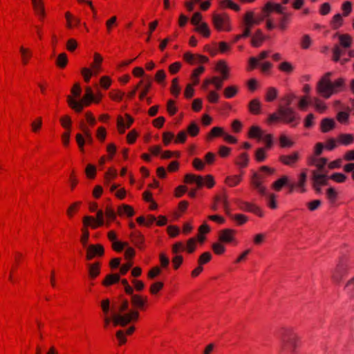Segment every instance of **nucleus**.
Instances as JSON below:
<instances>
[{
    "instance_id": "f257e3e1",
    "label": "nucleus",
    "mask_w": 354,
    "mask_h": 354,
    "mask_svg": "<svg viewBox=\"0 0 354 354\" xmlns=\"http://www.w3.org/2000/svg\"><path fill=\"white\" fill-rule=\"evenodd\" d=\"M330 72L326 73L319 81L317 86V93L324 98H329L333 93L340 91L344 86V80L339 78L334 82L330 80Z\"/></svg>"
},
{
    "instance_id": "f03ea898",
    "label": "nucleus",
    "mask_w": 354,
    "mask_h": 354,
    "mask_svg": "<svg viewBox=\"0 0 354 354\" xmlns=\"http://www.w3.org/2000/svg\"><path fill=\"white\" fill-rule=\"evenodd\" d=\"M139 317V313L136 310H131L129 313L122 315L113 312L111 317L106 315L104 318V327L106 328L112 321L114 326L120 325L124 326L133 320H137Z\"/></svg>"
},
{
    "instance_id": "7ed1b4c3",
    "label": "nucleus",
    "mask_w": 354,
    "mask_h": 354,
    "mask_svg": "<svg viewBox=\"0 0 354 354\" xmlns=\"http://www.w3.org/2000/svg\"><path fill=\"white\" fill-rule=\"evenodd\" d=\"M298 337L290 330L285 329L281 334V351L294 352L297 347Z\"/></svg>"
},
{
    "instance_id": "20e7f679",
    "label": "nucleus",
    "mask_w": 354,
    "mask_h": 354,
    "mask_svg": "<svg viewBox=\"0 0 354 354\" xmlns=\"http://www.w3.org/2000/svg\"><path fill=\"white\" fill-rule=\"evenodd\" d=\"M67 101L72 109L75 110L77 112H81L83 109L84 105H89L91 102L95 101V98L91 88L90 87H87L86 88V94L80 102L74 100L71 96L68 97Z\"/></svg>"
},
{
    "instance_id": "39448f33",
    "label": "nucleus",
    "mask_w": 354,
    "mask_h": 354,
    "mask_svg": "<svg viewBox=\"0 0 354 354\" xmlns=\"http://www.w3.org/2000/svg\"><path fill=\"white\" fill-rule=\"evenodd\" d=\"M278 113L283 122L292 124L293 127L297 124V121L299 119V117L292 108L281 106L279 108Z\"/></svg>"
},
{
    "instance_id": "423d86ee",
    "label": "nucleus",
    "mask_w": 354,
    "mask_h": 354,
    "mask_svg": "<svg viewBox=\"0 0 354 354\" xmlns=\"http://www.w3.org/2000/svg\"><path fill=\"white\" fill-rule=\"evenodd\" d=\"M185 181L187 183H196L198 188H201L205 183L208 187H212L214 185V180L211 175H207L204 179L201 176H196L192 174L185 175Z\"/></svg>"
},
{
    "instance_id": "0eeeda50",
    "label": "nucleus",
    "mask_w": 354,
    "mask_h": 354,
    "mask_svg": "<svg viewBox=\"0 0 354 354\" xmlns=\"http://www.w3.org/2000/svg\"><path fill=\"white\" fill-rule=\"evenodd\" d=\"M249 136L250 137L257 138L259 140H264L268 149L270 148L272 145V135L265 134L264 132L257 126H252L250 127Z\"/></svg>"
},
{
    "instance_id": "6e6552de",
    "label": "nucleus",
    "mask_w": 354,
    "mask_h": 354,
    "mask_svg": "<svg viewBox=\"0 0 354 354\" xmlns=\"http://www.w3.org/2000/svg\"><path fill=\"white\" fill-rule=\"evenodd\" d=\"M214 26L218 30H228V17L225 15L214 14L212 17Z\"/></svg>"
},
{
    "instance_id": "1a4fd4ad",
    "label": "nucleus",
    "mask_w": 354,
    "mask_h": 354,
    "mask_svg": "<svg viewBox=\"0 0 354 354\" xmlns=\"http://www.w3.org/2000/svg\"><path fill=\"white\" fill-rule=\"evenodd\" d=\"M311 174L312 184L319 186L328 185L329 176H327L326 173H320L317 170H313Z\"/></svg>"
},
{
    "instance_id": "9d476101",
    "label": "nucleus",
    "mask_w": 354,
    "mask_h": 354,
    "mask_svg": "<svg viewBox=\"0 0 354 354\" xmlns=\"http://www.w3.org/2000/svg\"><path fill=\"white\" fill-rule=\"evenodd\" d=\"M104 254V248L102 245H90L86 247V259L91 260L96 256Z\"/></svg>"
},
{
    "instance_id": "9b49d317",
    "label": "nucleus",
    "mask_w": 354,
    "mask_h": 354,
    "mask_svg": "<svg viewBox=\"0 0 354 354\" xmlns=\"http://www.w3.org/2000/svg\"><path fill=\"white\" fill-rule=\"evenodd\" d=\"M236 231L232 229H224L219 232L218 239L223 243H231L234 240Z\"/></svg>"
},
{
    "instance_id": "f8f14e48",
    "label": "nucleus",
    "mask_w": 354,
    "mask_h": 354,
    "mask_svg": "<svg viewBox=\"0 0 354 354\" xmlns=\"http://www.w3.org/2000/svg\"><path fill=\"white\" fill-rule=\"evenodd\" d=\"M184 59L189 64L207 62L208 58L203 55H193L191 53H185L183 55Z\"/></svg>"
},
{
    "instance_id": "ddd939ff",
    "label": "nucleus",
    "mask_w": 354,
    "mask_h": 354,
    "mask_svg": "<svg viewBox=\"0 0 354 354\" xmlns=\"http://www.w3.org/2000/svg\"><path fill=\"white\" fill-rule=\"evenodd\" d=\"M346 273V266L343 263H339L337 266L336 269L333 273V280L339 283L344 274Z\"/></svg>"
},
{
    "instance_id": "4468645a",
    "label": "nucleus",
    "mask_w": 354,
    "mask_h": 354,
    "mask_svg": "<svg viewBox=\"0 0 354 354\" xmlns=\"http://www.w3.org/2000/svg\"><path fill=\"white\" fill-rule=\"evenodd\" d=\"M299 153L294 152L290 155L281 156L279 159L283 164L286 165H291L299 160Z\"/></svg>"
},
{
    "instance_id": "2eb2a0df",
    "label": "nucleus",
    "mask_w": 354,
    "mask_h": 354,
    "mask_svg": "<svg viewBox=\"0 0 354 354\" xmlns=\"http://www.w3.org/2000/svg\"><path fill=\"white\" fill-rule=\"evenodd\" d=\"M335 122L334 120L330 118H324L321 122V129L324 133L328 132L329 131L334 129Z\"/></svg>"
},
{
    "instance_id": "dca6fc26",
    "label": "nucleus",
    "mask_w": 354,
    "mask_h": 354,
    "mask_svg": "<svg viewBox=\"0 0 354 354\" xmlns=\"http://www.w3.org/2000/svg\"><path fill=\"white\" fill-rule=\"evenodd\" d=\"M328 162V160L326 158H321L319 159L312 158L311 164L315 165L318 171L320 173H326L325 171V166Z\"/></svg>"
},
{
    "instance_id": "f3484780",
    "label": "nucleus",
    "mask_w": 354,
    "mask_h": 354,
    "mask_svg": "<svg viewBox=\"0 0 354 354\" xmlns=\"http://www.w3.org/2000/svg\"><path fill=\"white\" fill-rule=\"evenodd\" d=\"M276 11L277 13L283 15L284 8L278 3H267L264 6V11Z\"/></svg>"
},
{
    "instance_id": "a211bd4d",
    "label": "nucleus",
    "mask_w": 354,
    "mask_h": 354,
    "mask_svg": "<svg viewBox=\"0 0 354 354\" xmlns=\"http://www.w3.org/2000/svg\"><path fill=\"white\" fill-rule=\"evenodd\" d=\"M244 20L246 26L252 27L253 25L260 24L263 20V18L254 19L253 13L252 12H248L246 13Z\"/></svg>"
},
{
    "instance_id": "6ab92c4d",
    "label": "nucleus",
    "mask_w": 354,
    "mask_h": 354,
    "mask_svg": "<svg viewBox=\"0 0 354 354\" xmlns=\"http://www.w3.org/2000/svg\"><path fill=\"white\" fill-rule=\"evenodd\" d=\"M265 39L264 36L263 35L262 32L260 30H258L255 35L252 38V45L254 47H259L261 45V43Z\"/></svg>"
},
{
    "instance_id": "aec40b11",
    "label": "nucleus",
    "mask_w": 354,
    "mask_h": 354,
    "mask_svg": "<svg viewBox=\"0 0 354 354\" xmlns=\"http://www.w3.org/2000/svg\"><path fill=\"white\" fill-rule=\"evenodd\" d=\"M261 104L258 99H253L248 105L250 111L253 114H259L260 113Z\"/></svg>"
},
{
    "instance_id": "412c9836",
    "label": "nucleus",
    "mask_w": 354,
    "mask_h": 354,
    "mask_svg": "<svg viewBox=\"0 0 354 354\" xmlns=\"http://www.w3.org/2000/svg\"><path fill=\"white\" fill-rule=\"evenodd\" d=\"M35 12L37 15L45 16V10L43 0H37L32 2Z\"/></svg>"
},
{
    "instance_id": "4be33fe9",
    "label": "nucleus",
    "mask_w": 354,
    "mask_h": 354,
    "mask_svg": "<svg viewBox=\"0 0 354 354\" xmlns=\"http://www.w3.org/2000/svg\"><path fill=\"white\" fill-rule=\"evenodd\" d=\"M118 212L120 216H132L134 214L133 209L128 205H122L118 207Z\"/></svg>"
},
{
    "instance_id": "5701e85b",
    "label": "nucleus",
    "mask_w": 354,
    "mask_h": 354,
    "mask_svg": "<svg viewBox=\"0 0 354 354\" xmlns=\"http://www.w3.org/2000/svg\"><path fill=\"white\" fill-rule=\"evenodd\" d=\"M147 301V298H143L138 295H132L131 303L136 308H142Z\"/></svg>"
},
{
    "instance_id": "b1692460",
    "label": "nucleus",
    "mask_w": 354,
    "mask_h": 354,
    "mask_svg": "<svg viewBox=\"0 0 354 354\" xmlns=\"http://www.w3.org/2000/svg\"><path fill=\"white\" fill-rule=\"evenodd\" d=\"M120 279V275L118 274H111L106 277L105 279L102 281L104 286H108L118 282Z\"/></svg>"
},
{
    "instance_id": "393cba45",
    "label": "nucleus",
    "mask_w": 354,
    "mask_h": 354,
    "mask_svg": "<svg viewBox=\"0 0 354 354\" xmlns=\"http://www.w3.org/2000/svg\"><path fill=\"white\" fill-rule=\"evenodd\" d=\"M195 30L205 37H208L210 35V30L206 23L201 22L199 25L196 26Z\"/></svg>"
},
{
    "instance_id": "a878e982",
    "label": "nucleus",
    "mask_w": 354,
    "mask_h": 354,
    "mask_svg": "<svg viewBox=\"0 0 354 354\" xmlns=\"http://www.w3.org/2000/svg\"><path fill=\"white\" fill-rule=\"evenodd\" d=\"M288 177L286 176H282L281 178H280L279 179H278L277 180H276L275 182L273 183L272 187L276 191H279L281 189L282 187L288 185Z\"/></svg>"
},
{
    "instance_id": "bb28decb",
    "label": "nucleus",
    "mask_w": 354,
    "mask_h": 354,
    "mask_svg": "<svg viewBox=\"0 0 354 354\" xmlns=\"http://www.w3.org/2000/svg\"><path fill=\"white\" fill-rule=\"evenodd\" d=\"M104 223V212L102 210H98L97 212V218H94V223L92 224V228L95 229L99 226L103 225Z\"/></svg>"
},
{
    "instance_id": "cd10ccee",
    "label": "nucleus",
    "mask_w": 354,
    "mask_h": 354,
    "mask_svg": "<svg viewBox=\"0 0 354 354\" xmlns=\"http://www.w3.org/2000/svg\"><path fill=\"white\" fill-rule=\"evenodd\" d=\"M88 273L91 278H95L100 274V263H95L93 264H89Z\"/></svg>"
},
{
    "instance_id": "c85d7f7f",
    "label": "nucleus",
    "mask_w": 354,
    "mask_h": 354,
    "mask_svg": "<svg viewBox=\"0 0 354 354\" xmlns=\"http://www.w3.org/2000/svg\"><path fill=\"white\" fill-rule=\"evenodd\" d=\"M339 140L342 145L348 146L353 142L354 137L351 134L342 133L339 135Z\"/></svg>"
},
{
    "instance_id": "c756f323",
    "label": "nucleus",
    "mask_w": 354,
    "mask_h": 354,
    "mask_svg": "<svg viewBox=\"0 0 354 354\" xmlns=\"http://www.w3.org/2000/svg\"><path fill=\"white\" fill-rule=\"evenodd\" d=\"M151 86V80L149 77H148L145 81V84L143 85V88L141 90L139 97L140 100H143L147 93L149 92Z\"/></svg>"
},
{
    "instance_id": "7c9ffc66",
    "label": "nucleus",
    "mask_w": 354,
    "mask_h": 354,
    "mask_svg": "<svg viewBox=\"0 0 354 354\" xmlns=\"http://www.w3.org/2000/svg\"><path fill=\"white\" fill-rule=\"evenodd\" d=\"M340 44L345 48H349L351 45V37L348 35H340L339 36Z\"/></svg>"
},
{
    "instance_id": "2f4dec72",
    "label": "nucleus",
    "mask_w": 354,
    "mask_h": 354,
    "mask_svg": "<svg viewBox=\"0 0 354 354\" xmlns=\"http://www.w3.org/2000/svg\"><path fill=\"white\" fill-rule=\"evenodd\" d=\"M306 180H307V173L305 170L303 172H301V174L299 175V181H298V184H297L298 187H299L301 188V192H304L306 191L305 185H306Z\"/></svg>"
},
{
    "instance_id": "473e14b6",
    "label": "nucleus",
    "mask_w": 354,
    "mask_h": 354,
    "mask_svg": "<svg viewBox=\"0 0 354 354\" xmlns=\"http://www.w3.org/2000/svg\"><path fill=\"white\" fill-rule=\"evenodd\" d=\"M68 63V58L66 53H61L58 55L57 60H56V64L57 66L64 68L66 66Z\"/></svg>"
},
{
    "instance_id": "72a5a7b5",
    "label": "nucleus",
    "mask_w": 354,
    "mask_h": 354,
    "mask_svg": "<svg viewBox=\"0 0 354 354\" xmlns=\"http://www.w3.org/2000/svg\"><path fill=\"white\" fill-rule=\"evenodd\" d=\"M241 180V176H228L226 178L225 183L230 187L237 185Z\"/></svg>"
},
{
    "instance_id": "f704fd0d",
    "label": "nucleus",
    "mask_w": 354,
    "mask_h": 354,
    "mask_svg": "<svg viewBox=\"0 0 354 354\" xmlns=\"http://www.w3.org/2000/svg\"><path fill=\"white\" fill-rule=\"evenodd\" d=\"M215 201L216 203H221L224 209L225 210L227 214H229V209H228V202L227 199V196L225 195L223 196H216L214 198Z\"/></svg>"
},
{
    "instance_id": "c9c22d12",
    "label": "nucleus",
    "mask_w": 354,
    "mask_h": 354,
    "mask_svg": "<svg viewBox=\"0 0 354 354\" xmlns=\"http://www.w3.org/2000/svg\"><path fill=\"white\" fill-rule=\"evenodd\" d=\"M248 160H249V159H248V154L245 153H243L239 156V157L236 161V165H239L241 168L245 167L248 165Z\"/></svg>"
},
{
    "instance_id": "e433bc0d",
    "label": "nucleus",
    "mask_w": 354,
    "mask_h": 354,
    "mask_svg": "<svg viewBox=\"0 0 354 354\" xmlns=\"http://www.w3.org/2000/svg\"><path fill=\"white\" fill-rule=\"evenodd\" d=\"M131 241L137 247L141 248L144 242V238L140 234L135 233L131 235Z\"/></svg>"
},
{
    "instance_id": "4c0bfd02",
    "label": "nucleus",
    "mask_w": 354,
    "mask_h": 354,
    "mask_svg": "<svg viewBox=\"0 0 354 354\" xmlns=\"http://www.w3.org/2000/svg\"><path fill=\"white\" fill-rule=\"evenodd\" d=\"M19 50L21 54L22 62L24 64H26L28 59L31 57V53L28 49L25 48L23 46L20 47Z\"/></svg>"
},
{
    "instance_id": "58836bf2",
    "label": "nucleus",
    "mask_w": 354,
    "mask_h": 354,
    "mask_svg": "<svg viewBox=\"0 0 354 354\" xmlns=\"http://www.w3.org/2000/svg\"><path fill=\"white\" fill-rule=\"evenodd\" d=\"M243 208L247 211L256 213L257 214H258L260 216H262L260 209L254 205H252V204H250L248 203H244V206L243 207Z\"/></svg>"
},
{
    "instance_id": "ea45409f",
    "label": "nucleus",
    "mask_w": 354,
    "mask_h": 354,
    "mask_svg": "<svg viewBox=\"0 0 354 354\" xmlns=\"http://www.w3.org/2000/svg\"><path fill=\"white\" fill-rule=\"evenodd\" d=\"M333 60L335 62L339 61L340 56L344 54V50H342L339 46L335 45L333 49Z\"/></svg>"
},
{
    "instance_id": "a19ab883",
    "label": "nucleus",
    "mask_w": 354,
    "mask_h": 354,
    "mask_svg": "<svg viewBox=\"0 0 354 354\" xmlns=\"http://www.w3.org/2000/svg\"><path fill=\"white\" fill-rule=\"evenodd\" d=\"M337 193L335 189L333 187H330L326 190V196L328 199L331 203H335L337 198Z\"/></svg>"
},
{
    "instance_id": "79ce46f5",
    "label": "nucleus",
    "mask_w": 354,
    "mask_h": 354,
    "mask_svg": "<svg viewBox=\"0 0 354 354\" xmlns=\"http://www.w3.org/2000/svg\"><path fill=\"white\" fill-rule=\"evenodd\" d=\"M180 92V88L178 86V79L174 78L172 80V84H171V93L177 97L179 95Z\"/></svg>"
},
{
    "instance_id": "37998d69",
    "label": "nucleus",
    "mask_w": 354,
    "mask_h": 354,
    "mask_svg": "<svg viewBox=\"0 0 354 354\" xmlns=\"http://www.w3.org/2000/svg\"><path fill=\"white\" fill-rule=\"evenodd\" d=\"M329 179L333 180L337 183H343L346 180V176L342 173H334L329 176Z\"/></svg>"
},
{
    "instance_id": "c03bdc74",
    "label": "nucleus",
    "mask_w": 354,
    "mask_h": 354,
    "mask_svg": "<svg viewBox=\"0 0 354 354\" xmlns=\"http://www.w3.org/2000/svg\"><path fill=\"white\" fill-rule=\"evenodd\" d=\"M277 95V91L275 88H269L266 94V100L268 102L273 101Z\"/></svg>"
},
{
    "instance_id": "a18cd8bd",
    "label": "nucleus",
    "mask_w": 354,
    "mask_h": 354,
    "mask_svg": "<svg viewBox=\"0 0 354 354\" xmlns=\"http://www.w3.org/2000/svg\"><path fill=\"white\" fill-rule=\"evenodd\" d=\"M205 70L203 66H200L198 68L195 69L192 75V78L193 79L194 84H197L198 83V75L201 74Z\"/></svg>"
},
{
    "instance_id": "49530a36",
    "label": "nucleus",
    "mask_w": 354,
    "mask_h": 354,
    "mask_svg": "<svg viewBox=\"0 0 354 354\" xmlns=\"http://www.w3.org/2000/svg\"><path fill=\"white\" fill-rule=\"evenodd\" d=\"M76 141H77V143L80 150L82 152H84V145L86 143V140H85L83 135L81 133H77L76 135Z\"/></svg>"
},
{
    "instance_id": "de8ad7c7",
    "label": "nucleus",
    "mask_w": 354,
    "mask_h": 354,
    "mask_svg": "<svg viewBox=\"0 0 354 354\" xmlns=\"http://www.w3.org/2000/svg\"><path fill=\"white\" fill-rule=\"evenodd\" d=\"M290 17V14H283V17L279 20V28L281 30H285L286 28V24L288 23Z\"/></svg>"
},
{
    "instance_id": "09e8293b",
    "label": "nucleus",
    "mask_w": 354,
    "mask_h": 354,
    "mask_svg": "<svg viewBox=\"0 0 354 354\" xmlns=\"http://www.w3.org/2000/svg\"><path fill=\"white\" fill-rule=\"evenodd\" d=\"M212 259V254L209 252L203 253L198 259V263L202 265L209 262Z\"/></svg>"
},
{
    "instance_id": "8fccbe9b",
    "label": "nucleus",
    "mask_w": 354,
    "mask_h": 354,
    "mask_svg": "<svg viewBox=\"0 0 354 354\" xmlns=\"http://www.w3.org/2000/svg\"><path fill=\"white\" fill-rule=\"evenodd\" d=\"M255 158L259 162H262L266 159V151L263 148H259L256 151Z\"/></svg>"
},
{
    "instance_id": "3c124183",
    "label": "nucleus",
    "mask_w": 354,
    "mask_h": 354,
    "mask_svg": "<svg viewBox=\"0 0 354 354\" xmlns=\"http://www.w3.org/2000/svg\"><path fill=\"white\" fill-rule=\"evenodd\" d=\"M279 142L282 147H290L293 145V142L290 141L285 135H281L280 136Z\"/></svg>"
},
{
    "instance_id": "603ef678",
    "label": "nucleus",
    "mask_w": 354,
    "mask_h": 354,
    "mask_svg": "<svg viewBox=\"0 0 354 354\" xmlns=\"http://www.w3.org/2000/svg\"><path fill=\"white\" fill-rule=\"evenodd\" d=\"M224 132L222 128L216 127L212 129L209 133V138L223 136Z\"/></svg>"
},
{
    "instance_id": "864d4df0",
    "label": "nucleus",
    "mask_w": 354,
    "mask_h": 354,
    "mask_svg": "<svg viewBox=\"0 0 354 354\" xmlns=\"http://www.w3.org/2000/svg\"><path fill=\"white\" fill-rule=\"evenodd\" d=\"M312 103L319 111L322 112L326 109V106L317 97L313 98Z\"/></svg>"
},
{
    "instance_id": "5fc2aeb1",
    "label": "nucleus",
    "mask_w": 354,
    "mask_h": 354,
    "mask_svg": "<svg viewBox=\"0 0 354 354\" xmlns=\"http://www.w3.org/2000/svg\"><path fill=\"white\" fill-rule=\"evenodd\" d=\"M163 287V283L160 281L155 282L151 284L150 288V292L151 294H156L160 291Z\"/></svg>"
},
{
    "instance_id": "6e6d98bb",
    "label": "nucleus",
    "mask_w": 354,
    "mask_h": 354,
    "mask_svg": "<svg viewBox=\"0 0 354 354\" xmlns=\"http://www.w3.org/2000/svg\"><path fill=\"white\" fill-rule=\"evenodd\" d=\"M187 131L192 136H195L198 134V133L199 131V128H198V125L195 122H193L188 127Z\"/></svg>"
},
{
    "instance_id": "4d7b16f0",
    "label": "nucleus",
    "mask_w": 354,
    "mask_h": 354,
    "mask_svg": "<svg viewBox=\"0 0 354 354\" xmlns=\"http://www.w3.org/2000/svg\"><path fill=\"white\" fill-rule=\"evenodd\" d=\"M279 69L286 73H291L293 70V66L290 63L284 62L279 65Z\"/></svg>"
},
{
    "instance_id": "13d9d810",
    "label": "nucleus",
    "mask_w": 354,
    "mask_h": 354,
    "mask_svg": "<svg viewBox=\"0 0 354 354\" xmlns=\"http://www.w3.org/2000/svg\"><path fill=\"white\" fill-rule=\"evenodd\" d=\"M333 28L337 29L342 24V17L340 14H337L333 17L332 21Z\"/></svg>"
},
{
    "instance_id": "bf43d9fd",
    "label": "nucleus",
    "mask_w": 354,
    "mask_h": 354,
    "mask_svg": "<svg viewBox=\"0 0 354 354\" xmlns=\"http://www.w3.org/2000/svg\"><path fill=\"white\" fill-rule=\"evenodd\" d=\"M237 92V89L234 86H229L225 89L224 93L226 97L231 98L234 97Z\"/></svg>"
},
{
    "instance_id": "052dcab7",
    "label": "nucleus",
    "mask_w": 354,
    "mask_h": 354,
    "mask_svg": "<svg viewBox=\"0 0 354 354\" xmlns=\"http://www.w3.org/2000/svg\"><path fill=\"white\" fill-rule=\"evenodd\" d=\"M101 308L105 316L107 315L110 310V301L108 299L102 300L101 301Z\"/></svg>"
},
{
    "instance_id": "680f3d73",
    "label": "nucleus",
    "mask_w": 354,
    "mask_h": 354,
    "mask_svg": "<svg viewBox=\"0 0 354 354\" xmlns=\"http://www.w3.org/2000/svg\"><path fill=\"white\" fill-rule=\"evenodd\" d=\"M85 171L88 178H93L95 176V167L93 165H88Z\"/></svg>"
},
{
    "instance_id": "e2e57ef3",
    "label": "nucleus",
    "mask_w": 354,
    "mask_h": 354,
    "mask_svg": "<svg viewBox=\"0 0 354 354\" xmlns=\"http://www.w3.org/2000/svg\"><path fill=\"white\" fill-rule=\"evenodd\" d=\"M104 214H106V217L111 221H114L116 218L115 210L111 207H106Z\"/></svg>"
},
{
    "instance_id": "0e129e2a",
    "label": "nucleus",
    "mask_w": 354,
    "mask_h": 354,
    "mask_svg": "<svg viewBox=\"0 0 354 354\" xmlns=\"http://www.w3.org/2000/svg\"><path fill=\"white\" fill-rule=\"evenodd\" d=\"M212 249L216 254H221L225 252V247L218 243L212 245Z\"/></svg>"
},
{
    "instance_id": "69168bd1",
    "label": "nucleus",
    "mask_w": 354,
    "mask_h": 354,
    "mask_svg": "<svg viewBox=\"0 0 354 354\" xmlns=\"http://www.w3.org/2000/svg\"><path fill=\"white\" fill-rule=\"evenodd\" d=\"M348 113L344 111H340L337 113V119L341 123H346L348 119Z\"/></svg>"
},
{
    "instance_id": "338daca9",
    "label": "nucleus",
    "mask_w": 354,
    "mask_h": 354,
    "mask_svg": "<svg viewBox=\"0 0 354 354\" xmlns=\"http://www.w3.org/2000/svg\"><path fill=\"white\" fill-rule=\"evenodd\" d=\"M167 109L170 115H173L176 114V113L177 112V108L174 106V101L169 100L167 102Z\"/></svg>"
},
{
    "instance_id": "774afa93",
    "label": "nucleus",
    "mask_w": 354,
    "mask_h": 354,
    "mask_svg": "<svg viewBox=\"0 0 354 354\" xmlns=\"http://www.w3.org/2000/svg\"><path fill=\"white\" fill-rule=\"evenodd\" d=\"M348 292L351 297H354V277L349 280L346 283Z\"/></svg>"
}]
</instances>
